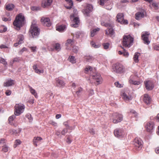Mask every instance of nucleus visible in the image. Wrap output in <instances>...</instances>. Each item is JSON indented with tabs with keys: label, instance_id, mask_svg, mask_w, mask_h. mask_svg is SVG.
<instances>
[{
	"label": "nucleus",
	"instance_id": "nucleus-8",
	"mask_svg": "<svg viewBox=\"0 0 159 159\" xmlns=\"http://www.w3.org/2000/svg\"><path fill=\"white\" fill-rule=\"evenodd\" d=\"M133 143L135 149L139 150L142 148L143 142L140 138L136 137L134 139Z\"/></svg>",
	"mask_w": 159,
	"mask_h": 159
},
{
	"label": "nucleus",
	"instance_id": "nucleus-58",
	"mask_svg": "<svg viewBox=\"0 0 159 159\" xmlns=\"http://www.w3.org/2000/svg\"><path fill=\"white\" fill-rule=\"evenodd\" d=\"M154 49L157 51H159V44L155 45L154 46Z\"/></svg>",
	"mask_w": 159,
	"mask_h": 159
},
{
	"label": "nucleus",
	"instance_id": "nucleus-62",
	"mask_svg": "<svg viewBox=\"0 0 159 159\" xmlns=\"http://www.w3.org/2000/svg\"><path fill=\"white\" fill-rule=\"evenodd\" d=\"M67 132V130H63L61 131V134L62 135H64Z\"/></svg>",
	"mask_w": 159,
	"mask_h": 159
},
{
	"label": "nucleus",
	"instance_id": "nucleus-6",
	"mask_svg": "<svg viewBox=\"0 0 159 159\" xmlns=\"http://www.w3.org/2000/svg\"><path fill=\"white\" fill-rule=\"evenodd\" d=\"M29 33L34 38L35 36L38 35L39 33V30L36 24H32L31 25Z\"/></svg>",
	"mask_w": 159,
	"mask_h": 159
},
{
	"label": "nucleus",
	"instance_id": "nucleus-37",
	"mask_svg": "<svg viewBox=\"0 0 159 159\" xmlns=\"http://www.w3.org/2000/svg\"><path fill=\"white\" fill-rule=\"evenodd\" d=\"M21 143V142L19 139H16L15 140L14 144L13 145V147L14 148H15L18 145H20Z\"/></svg>",
	"mask_w": 159,
	"mask_h": 159
},
{
	"label": "nucleus",
	"instance_id": "nucleus-2",
	"mask_svg": "<svg viewBox=\"0 0 159 159\" xmlns=\"http://www.w3.org/2000/svg\"><path fill=\"white\" fill-rule=\"evenodd\" d=\"M133 42L134 38L130 35L124 36L122 41V44L124 46L129 48L133 45Z\"/></svg>",
	"mask_w": 159,
	"mask_h": 159
},
{
	"label": "nucleus",
	"instance_id": "nucleus-30",
	"mask_svg": "<svg viewBox=\"0 0 159 159\" xmlns=\"http://www.w3.org/2000/svg\"><path fill=\"white\" fill-rule=\"evenodd\" d=\"M74 43V42L71 39H68L66 41V46L67 47H69L73 45Z\"/></svg>",
	"mask_w": 159,
	"mask_h": 159
},
{
	"label": "nucleus",
	"instance_id": "nucleus-31",
	"mask_svg": "<svg viewBox=\"0 0 159 159\" xmlns=\"http://www.w3.org/2000/svg\"><path fill=\"white\" fill-rule=\"evenodd\" d=\"M15 118L16 116L15 115H13L10 116L8 118L9 123L11 125H14V126H16V125H15L13 124V120Z\"/></svg>",
	"mask_w": 159,
	"mask_h": 159
},
{
	"label": "nucleus",
	"instance_id": "nucleus-29",
	"mask_svg": "<svg viewBox=\"0 0 159 159\" xmlns=\"http://www.w3.org/2000/svg\"><path fill=\"white\" fill-rule=\"evenodd\" d=\"M30 90L31 93L33 95L35 98H38V95L35 89H33L32 87L29 86Z\"/></svg>",
	"mask_w": 159,
	"mask_h": 159
},
{
	"label": "nucleus",
	"instance_id": "nucleus-63",
	"mask_svg": "<svg viewBox=\"0 0 159 159\" xmlns=\"http://www.w3.org/2000/svg\"><path fill=\"white\" fill-rule=\"evenodd\" d=\"M61 114H57L56 116V118L57 119H58L61 118Z\"/></svg>",
	"mask_w": 159,
	"mask_h": 159
},
{
	"label": "nucleus",
	"instance_id": "nucleus-47",
	"mask_svg": "<svg viewBox=\"0 0 159 159\" xmlns=\"http://www.w3.org/2000/svg\"><path fill=\"white\" fill-rule=\"evenodd\" d=\"M152 5L155 10H157L158 8V4L155 2H153L152 3Z\"/></svg>",
	"mask_w": 159,
	"mask_h": 159
},
{
	"label": "nucleus",
	"instance_id": "nucleus-52",
	"mask_svg": "<svg viewBox=\"0 0 159 159\" xmlns=\"http://www.w3.org/2000/svg\"><path fill=\"white\" fill-rule=\"evenodd\" d=\"M83 91V88L81 87H79L78 89V90L76 92V93L78 96L80 93Z\"/></svg>",
	"mask_w": 159,
	"mask_h": 159
},
{
	"label": "nucleus",
	"instance_id": "nucleus-43",
	"mask_svg": "<svg viewBox=\"0 0 159 159\" xmlns=\"http://www.w3.org/2000/svg\"><path fill=\"white\" fill-rule=\"evenodd\" d=\"M49 123L54 126H57V124L55 122L52 120H50L49 121Z\"/></svg>",
	"mask_w": 159,
	"mask_h": 159
},
{
	"label": "nucleus",
	"instance_id": "nucleus-48",
	"mask_svg": "<svg viewBox=\"0 0 159 159\" xmlns=\"http://www.w3.org/2000/svg\"><path fill=\"white\" fill-rule=\"evenodd\" d=\"M114 84L118 88H122L123 87L122 85L120 84L118 82H116Z\"/></svg>",
	"mask_w": 159,
	"mask_h": 159
},
{
	"label": "nucleus",
	"instance_id": "nucleus-39",
	"mask_svg": "<svg viewBox=\"0 0 159 159\" xmlns=\"http://www.w3.org/2000/svg\"><path fill=\"white\" fill-rule=\"evenodd\" d=\"M84 59L86 61H90L93 60V58L90 56H87L85 57Z\"/></svg>",
	"mask_w": 159,
	"mask_h": 159
},
{
	"label": "nucleus",
	"instance_id": "nucleus-13",
	"mask_svg": "<svg viewBox=\"0 0 159 159\" xmlns=\"http://www.w3.org/2000/svg\"><path fill=\"white\" fill-rule=\"evenodd\" d=\"M143 101L147 105L150 104L152 102L151 97L147 94H145L143 95Z\"/></svg>",
	"mask_w": 159,
	"mask_h": 159
},
{
	"label": "nucleus",
	"instance_id": "nucleus-51",
	"mask_svg": "<svg viewBox=\"0 0 159 159\" xmlns=\"http://www.w3.org/2000/svg\"><path fill=\"white\" fill-rule=\"evenodd\" d=\"M18 131H16V130H11L10 133L12 134H16L20 132V130H17Z\"/></svg>",
	"mask_w": 159,
	"mask_h": 159
},
{
	"label": "nucleus",
	"instance_id": "nucleus-50",
	"mask_svg": "<svg viewBox=\"0 0 159 159\" xmlns=\"http://www.w3.org/2000/svg\"><path fill=\"white\" fill-rule=\"evenodd\" d=\"M78 50V48L76 46H74L73 47L72 51L75 53H77Z\"/></svg>",
	"mask_w": 159,
	"mask_h": 159
},
{
	"label": "nucleus",
	"instance_id": "nucleus-44",
	"mask_svg": "<svg viewBox=\"0 0 159 159\" xmlns=\"http://www.w3.org/2000/svg\"><path fill=\"white\" fill-rule=\"evenodd\" d=\"M0 62L4 65H7V62L6 61L5 59L2 57H0Z\"/></svg>",
	"mask_w": 159,
	"mask_h": 159
},
{
	"label": "nucleus",
	"instance_id": "nucleus-17",
	"mask_svg": "<svg viewBox=\"0 0 159 159\" xmlns=\"http://www.w3.org/2000/svg\"><path fill=\"white\" fill-rule=\"evenodd\" d=\"M52 2V0H43L42 2V6L45 8L50 6Z\"/></svg>",
	"mask_w": 159,
	"mask_h": 159
},
{
	"label": "nucleus",
	"instance_id": "nucleus-28",
	"mask_svg": "<svg viewBox=\"0 0 159 159\" xmlns=\"http://www.w3.org/2000/svg\"><path fill=\"white\" fill-rule=\"evenodd\" d=\"M121 48L123 49V51L122 52L121 51H119L118 52V53L120 55L123 54V56L125 57H127L128 56L129 54L128 52H126L125 49L121 46Z\"/></svg>",
	"mask_w": 159,
	"mask_h": 159
},
{
	"label": "nucleus",
	"instance_id": "nucleus-25",
	"mask_svg": "<svg viewBox=\"0 0 159 159\" xmlns=\"http://www.w3.org/2000/svg\"><path fill=\"white\" fill-rule=\"evenodd\" d=\"M144 17V14L143 12H139L135 15V18L137 20Z\"/></svg>",
	"mask_w": 159,
	"mask_h": 159
},
{
	"label": "nucleus",
	"instance_id": "nucleus-36",
	"mask_svg": "<svg viewBox=\"0 0 159 159\" xmlns=\"http://www.w3.org/2000/svg\"><path fill=\"white\" fill-rule=\"evenodd\" d=\"M140 55V54L139 52H136L135 53L134 57V60L135 62H138V57Z\"/></svg>",
	"mask_w": 159,
	"mask_h": 159
},
{
	"label": "nucleus",
	"instance_id": "nucleus-12",
	"mask_svg": "<svg viewBox=\"0 0 159 159\" xmlns=\"http://www.w3.org/2000/svg\"><path fill=\"white\" fill-rule=\"evenodd\" d=\"M149 34L150 33L147 31L142 32L141 37L145 44H148L150 43V41L148 39V36Z\"/></svg>",
	"mask_w": 159,
	"mask_h": 159
},
{
	"label": "nucleus",
	"instance_id": "nucleus-19",
	"mask_svg": "<svg viewBox=\"0 0 159 159\" xmlns=\"http://www.w3.org/2000/svg\"><path fill=\"white\" fill-rule=\"evenodd\" d=\"M114 134L116 137H119L122 136L124 133L122 130H114Z\"/></svg>",
	"mask_w": 159,
	"mask_h": 159
},
{
	"label": "nucleus",
	"instance_id": "nucleus-45",
	"mask_svg": "<svg viewBox=\"0 0 159 159\" xmlns=\"http://www.w3.org/2000/svg\"><path fill=\"white\" fill-rule=\"evenodd\" d=\"M108 0H100L99 2V3L100 5L101 6H103L105 3H106Z\"/></svg>",
	"mask_w": 159,
	"mask_h": 159
},
{
	"label": "nucleus",
	"instance_id": "nucleus-7",
	"mask_svg": "<svg viewBox=\"0 0 159 159\" xmlns=\"http://www.w3.org/2000/svg\"><path fill=\"white\" fill-rule=\"evenodd\" d=\"M70 19L74 23L71 25V26L74 28L78 27L80 24V21L79 18L76 16V15L74 14H71L70 16Z\"/></svg>",
	"mask_w": 159,
	"mask_h": 159
},
{
	"label": "nucleus",
	"instance_id": "nucleus-18",
	"mask_svg": "<svg viewBox=\"0 0 159 159\" xmlns=\"http://www.w3.org/2000/svg\"><path fill=\"white\" fill-rule=\"evenodd\" d=\"M42 139H43L40 137H34L33 140V144L35 146H37L38 144L40 143Z\"/></svg>",
	"mask_w": 159,
	"mask_h": 159
},
{
	"label": "nucleus",
	"instance_id": "nucleus-42",
	"mask_svg": "<svg viewBox=\"0 0 159 159\" xmlns=\"http://www.w3.org/2000/svg\"><path fill=\"white\" fill-rule=\"evenodd\" d=\"M109 45L110 43H103L102 44V46L105 49H108L109 48Z\"/></svg>",
	"mask_w": 159,
	"mask_h": 159
},
{
	"label": "nucleus",
	"instance_id": "nucleus-24",
	"mask_svg": "<svg viewBox=\"0 0 159 159\" xmlns=\"http://www.w3.org/2000/svg\"><path fill=\"white\" fill-rule=\"evenodd\" d=\"M56 85L57 86L62 87L65 85V84L63 81L59 80L58 78L56 79Z\"/></svg>",
	"mask_w": 159,
	"mask_h": 159
},
{
	"label": "nucleus",
	"instance_id": "nucleus-16",
	"mask_svg": "<svg viewBox=\"0 0 159 159\" xmlns=\"http://www.w3.org/2000/svg\"><path fill=\"white\" fill-rule=\"evenodd\" d=\"M15 84V80H13L9 79L3 84L4 87H9Z\"/></svg>",
	"mask_w": 159,
	"mask_h": 159
},
{
	"label": "nucleus",
	"instance_id": "nucleus-56",
	"mask_svg": "<svg viewBox=\"0 0 159 159\" xmlns=\"http://www.w3.org/2000/svg\"><path fill=\"white\" fill-rule=\"evenodd\" d=\"M6 142V140L3 138H2L0 140V144H4Z\"/></svg>",
	"mask_w": 159,
	"mask_h": 159
},
{
	"label": "nucleus",
	"instance_id": "nucleus-4",
	"mask_svg": "<svg viewBox=\"0 0 159 159\" xmlns=\"http://www.w3.org/2000/svg\"><path fill=\"white\" fill-rule=\"evenodd\" d=\"M110 119L115 124L120 122L123 119V115L117 112L112 114L110 116Z\"/></svg>",
	"mask_w": 159,
	"mask_h": 159
},
{
	"label": "nucleus",
	"instance_id": "nucleus-49",
	"mask_svg": "<svg viewBox=\"0 0 159 159\" xmlns=\"http://www.w3.org/2000/svg\"><path fill=\"white\" fill-rule=\"evenodd\" d=\"M92 70V67L90 66H88L87 67H86L85 69V72L87 73V72L89 70L91 71Z\"/></svg>",
	"mask_w": 159,
	"mask_h": 159
},
{
	"label": "nucleus",
	"instance_id": "nucleus-54",
	"mask_svg": "<svg viewBox=\"0 0 159 159\" xmlns=\"http://www.w3.org/2000/svg\"><path fill=\"white\" fill-rule=\"evenodd\" d=\"M67 1L69 2V5H70V6L69 7V8H71L73 5V3L72 1L71 0H67Z\"/></svg>",
	"mask_w": 159,
	"mask_h": 159
},
{
	"label": "nucleus",
	"instance_id": "nucleus-20",
	"mask_svg": "<svg viewBox=\"0 0 159 159\" xmlns=\"http://www.w3.org/2000/svg\"><path fill=\"white\" fill-rule=\"evenodd\" d=\"M113 27L108 28L105 30V34L107 35L111 36L114 34V31L113 29Z\"/></svg>",
	"mask_w": 159,
	"mask_h": 159
},
{
	"label": "nucleus",
	"instance_id": "nucleus-1",
	"mask_svg": "<svg viewBox=\"0 0 159 159\" xmlns=\"http://www.w3.org/2000/svg\"><path fill=\"white\" fill-rule=\"evenodd\" d=\"M25 18L24 16L20 13L17 15L13 22V25L17 30H19L24 23Z\"/></svg>",
	"mask_w": 159,
	"mask_h": 159
},
{
	"label": "nucleus",
	"instance_id": "nucleus-46",
	"mask_svg": "<svg viewBox=\"0 0 159 159\" xmlns=\"http://www.w3.org/2000/svg\"><path fill=\"white\" fill-rule=\"evenodd\" d=\"M8 147L6 145L2 147V151L4 152H7L8 151Z\"/></svg>",
	"mask_w": 159,
	"mask_h": 159
},
{
	"label": "nucleus",
	"instance_id": "nucleus-35",
	"mask_svg": "<svg viewBox=\"0 0 159 159\" xmlns=\"http://www.w3.org/2000/svg\"><path fill=\"white\" fill-rule=\"evenodd\" d=\"M100 30L99 28H97L94 29L91 31V36L93 37L96 34V32Z\"/></svg>",
	"mask_w": 159,
	"mask_h": 159
},
{
	"label": "nucleus",
	"instance_id": "nucleus-38",
	"mask_svg": "<svg viewBox=\"0 0 159 159\" xmlns=\"http://www.w3.org/2000/svg\"><path fill=\"white\" fill-rule=\"evenodd\" d=\"M129 82L130 84L135 85H138L140 84V82L139 81H134L132 80H129Z\"/></svg>",
	"mask_w": 159,
	"mask_h": 159
},
{
	"label": "nucleus",
	"instance_id": "nucleus-10",
	"mask_svg": "<svg viewBox=\"0 0 159 159\" xmlns=\"http://www.w3.org/2000/svg\"><path fill=\"white\" fill-rule=\"evenodd\" d=\"M116 21L121 24H127L128 21L124 19V16L123 13H119L117 14L116 16Z\"/></svg>",
	"mask_w": 159,
	"mask_h": 159
},
{
	"label": "nucleus",
	"instance_id": "nucleus-34",
	"mask_svg": "<svg viewBox=\"0 0 159 159\" xmlns=\"http://www.w3.org/2000/svg\"><path fill=\"white\" fill-rule=\"evenodd\" d=\"M66 28V26L64 25L59 26L56 28V30L59 32H62Z\"/></svg>",
	"mask_w": 159,
	"mask_h": 159
},
{
	"label": "nucleus",
	"instance_id": "nucleus-61",
	"mask_svg": "<svg viewBox=\"0 0 159 159\" xmlns=\"http://www.w3.org/2000/svg\"><path fill=\"white\" fill-rule=\"evenodd\" d=\"M130 112L131 113L135 114V116L137 115V113L134 110H131L130 111Z\"/></svg>",
	"mask_w": 159,
	"mask_h": 159
},
{
	"label": "nucleus",
	"instance_id": "nucleus-53",
	"mask_svg": "<svg viewBox=\"0 0 159 159\" xmlns=\"http://www.w3.org/2000/svg\"><path fill=\"white\" fill-rule=\"evenodd\" d=\"M19 42H21L24 39V36L22 35H20L19 36Z\"/></svg>",
	"mask_w": 159,
	"mask_h": 159
},
{
	"label": "nucleus",
	"instance_id": "nucleus-27",
	"mask_svg": "<svg viewBox=\"0 0 159 159\" xmlns=\"http://www.w3.org/2000/svg\"><path fill=\"white\" fill-rule=\"evenodd\" d=\"M125 101H129L131 100V96L129 95H127L126 93H122V94L121 95Z\"/></svg>",
	"mask_w": 159,
	"mask_h": 159
},
{
	"label": "nucleus",
	"instance_id": "nucleus-5",
	"mask_svg": "<svg viewBox=\"0 0 159 159\" xmlns=\"http://www.w3.org/2000/svg\"><path fill=\"white\" fill-rule=\"evenodd\" d=\"M25 108V105L22 104H16L15 106L14 114L18 116L22 113Z\"/></svg>",
	"mask_w": 159,
	"mask_h": 159
},
{
	"label": "nucleus",
	"instance_id": "nucleus-60",
	"mask_svg": "<svg viewBox=\"0 0 159 159\" xmlns=\"http://www.w3.org/2000/svg\"><path fill=\"white\" fill-rule=\"evenodd\" d=\"M0 48L1 49L6 48H8V47L5 45L2 44L0 46Z\"/></svg>",
	"mask_w": 159,
	"mask_h": 159
},
{
	"label": "nucleus",
	"instance_id": "nucleus-41",
	"mask_svg": "<svg viewBox=\"0 0 159 159\" xmlns=\"http://www.w3.org/2000/svg\"><path fill=\"white\" fill-rule=\"evenodd\" d=\"M70 121L68 120L64 122L63 123V125L66 128H69L70 127H69V125L70 124Z\"/></svg>",
	"mask_w": 159,
	"mask_h": 159
},
{
	"label": "nucleus",
	"instance_id": "nucleus-22",
	"mask_svg": "<svg viewBox=\"0 0 159 159\" xmlns=\"http://www.w3.org/2000/svg\"><path fill=\"white\" fill-rule=\"evenodd\" d=\"M61 49V46L59 43H56L53 45V48H51L52 51H53L54 50L59 52Z\"/></svg>",
	"mask_w": 159,
	"mask_h": 159
},
{
	"label": "nucleus",
	"instance_id": "nucleus-14",
	"mask_svg": "<svg viewBox=\"0 0 159 159\" xmlns=\"http://www.w3.org/2000/svg\"><path fill=\"white\" fill-rule=\"evenodd\" d=\"M144 84L145 88L148 90H151L154 87V84L152 81L149 80L146 81H144Z\"/></svg>",
	"mask_w": 159,
	"mask_h": 159
},
{
	"label": "nucleus",
	"instance_id": "nucleus-15",
	"mask_svg": "<svg viewBox=\"0 0 159 159\" xmlns=\"http://www.w3.org/2000/svg\"><path fill=\"white\" fill-rule=\"evenodd\" d=\"M144 126L146 129H153L155 128L154 123L150 121L145 123Z\"/></svg>",
	"mask_w": 159,
	"mask_h": 159
},
{
	"label": "nucleus",
	"instance_id": "nucleus-40",
	"mask_svg": "<svg viewBox=\"0 0 159 159\" xmlns=\"http://www.w3.org/2000/svg\"><path fill=\"white\" fill-rule=\"evenodd\" d=\"M69 61L72 63H75L76 62L74 56H71L69 57Z\"/></svg>",
	"mask_w": 159,
	"mask_h": 159
},
{
	"label": "nucleus",
	"instance_id": "nucleus-3",
	"mask_svg": "<svg viewBox=\"0 0 159 159\" xmlns=\"http://www.w3.org/2000/svg\"><path fill=\"white\" fill-rule=\"evenodd\" d=\"M112 70V72L118 74L122 73L125 71V68L123 65L119 63H116L113 64Z\"/></svg>",
	"mask_w": 159,
	"mask_h": 159
},
{
	"label": "nucleus",
	"instance_id": "nucleus-55",
	"mask_svg": "<svg viewBox=\"0 0 159 159\" xmlns=\"http://www.w3.org/2000/svg\"><path fill=\"white\" fill-rule=\"evenodd\" d=\"M11 93V91L10 90H7L5 92L7 96L10 95Z\"/></svg>",
	"mask_w": 159,
	"mask_h": 159
},
{
	"label": "nucleus",
	"instance_id": "nucleus-57",
	"mask_svg": "<svg viewBox=\"0 0 159 159\" xmlns=\"http://www.w3.org/2000/svg\"><path fill=\"white\" fill-rule=\"evenodd\" d=\"M20 60L19 57H15L13 59V62H19L20 61Z\"/></svg>",
	"mask_w": 159,
	"mask_h": 159
},
{
	"label": "nucleus",
	"instance_id": "nucleus-11",
	"mask_svg": "<svg viewBox=\"0 0 159 159\" xmlns=\"http://www.w3.org/2000/svg\"><path fill=\"white\" fill-rule=\"evenodd\" d=\"M40 21L44 26L49 27L51 25L50 19L48 17H42L41 18Z\"/></svg>",
	"mask_w": 159,
	"mask_h": 159
},
{
	"label": "nucleus",
	"instance_id": "nucleus-26",
	"mask_svg": "<svg viewBox=\"0 0 159 159\" xmlns=\"http://www.w3.org/2000/svg\"><path fill=\"white\" fill-rule=\"evenodd\" d=\"M5 8L7 10L12 11L14 8V5L12 4H6L5 5Z\"/></svg>",
	"mask_w": 159,
	"mask_h": 159
},
{
	"label": "nucleus",
	"instance_id": "nucleus-23",
	"mask_svg": "<svg viewBox=\"0 0 159 159\" xmlns=\"http://www.w3.org/2000/svg\"><path fill=\"white\" fill-rule=\"evenodd\" d=\"M101 24L102 25L105 26L106 27L109 28L111 27H113L114 25L112 22H102Z\"/></svg>",
	"mask_w": 159,
	"mask_h": 159
},
{
	"label": "nucleus",
	"instance_id": "nucleus-32",
	"mask_svg": "<svg viewBox=\"0 0 159 159\" xmlns=\"http://www.w3.org/2000/svg\"><path fill=\"white\" fill-rule=\"evenodd\" d=\"M33 69L35 70L36 73L38 74H40L43 73V70H40L38 69L37 66L36 65H34L33 66Z\"/></svg>",
	"mask_w": 159,
	"mask_h": 159
},
{
	"label": "nucleus",
	"instance_id": "nucleus-9",
	"mask_svg": "<svg viewBox=\"0 0 159 159\" xmlns=\"http://www.w3.org/2000/svg\"><path fill=\"white\" fill-rule=\"evenodd\" d=\"M92 78L95 81V84L96 85L101 84L102 82V78L99 73H97L93 75Z\"/></svg>",
	"mask_w": 159,
	"mask_h": 159
},
{
	"label": "nucleus",
	"instance_id": "nucleus-64",
	"mask_svg": "<svg viewBox=\"0 0 159 159\" xmlns=\"http://www.w3.org/2000/svg\"><path fill=\"white\" fill-rule=\"evenodd\" d=\"M155 151L156 153H159V147L156 148Z\"/></svg>",
	"mask_w": 159,
	"mask_h": 159
},
{
	"label": "nucleus",
	"instance_id": "nucleus-59",
	"mask_svg": "<svg viewBox=\"0 0 159 159\" xmlns=\"http://www.w3.org/2000/svg\"><path fill=\"white\" fill-rule=\"evenodd\" d=\"M30 48L33 52H34L36 50V47H30Z\"/></svg>",
	"mask_w": 159,
	"mask_h": 159
},
{
	"label": "nucleus",
	"instance_id": "nucleus-21",
	"mask_svg": "<svg viewBox=\"0 0 159 159\" xmlns=\"http://www.w3.org/2000/svg\"><path fill=\"white\" fill-rule=\"evenodd\" d=\"M86 9L84 10L83 12L86 14L87 15H88L89 12L92 11L93 8L92 5L88 4L87 6Z\"/></svg>",
	"mask_w": 159,
	"mask_h": 159
},
{
	"label": "nucleus",
	"instance_id": "nucleus-33",
	"mask_svg": "<svg viewBox=\"0 0 159 159\" xmlns=\"http://www.w3.org/2000/svg\"><path fill=\"white\" fill-rule=\"evenodd\" d=\"M72 137L71 136L68 135L66 136V143L68 144H70L72 141Z\"/></svg>",
	"mask_w": 159,
	"mask_h": 159
}]
</instances>
